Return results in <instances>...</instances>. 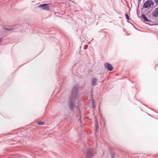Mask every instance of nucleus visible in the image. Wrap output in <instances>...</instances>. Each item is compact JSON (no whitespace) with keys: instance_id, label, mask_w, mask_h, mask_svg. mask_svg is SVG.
<instances>
[{"instance_id":"39448f33","label":"nucleus","mask_w":158,"mask_h":158,"mask_svg":"<svg viewBox=\"0 0 158 158\" xmlns=\"http://www.w3.org/2000/svg\"><path fill=\"white\" fill-rule=\"evenodd\" d=\"M93 154L92 152L90 150L87 149L86 153V158H92Z\"/></svg>"},{"instance_id":"f8f14e48","label":"nucleus","mask_w":158,"mask_h":158,"mask_svg":"<svg viewBox=\"0 0 158 158\" xmlns=\"http://www.w3.org/2000/svg\"><path fill=\"white\" fill-rule=\"evenodd\" d=\"M5 29L6 30H7L10 31V30H11L12 29H6H6Z\"/></svg>"},{"instance_id":"6e6552de","label":"nucleus","mask_w":158,"mask_h":158,"mask_svg":"<svg viewBox=\"0 0 158 158\" xmlns=\"http://www.w3.org/2000/svg\"><path fill=\"white\" fill-rule=\"evenodd\" d=\"M142 17L144 21L147 22H149V20L146 17L145 14H142Z\"/></svg>"},{"instance_id":"f03ea898","label":"nucleus","mask_w":158,"mask_h":158,"mask_svg":"<svg viewBox=\"0 0 158 158\" xmlns=\"http://www.w3.org/2000/svg\"><path fill=\"white\" fill-rule=\"evenodd\" d=\"M75 95H72L70 97V102L69 103L70 109L71 110H72L73 108V105L72 103V102L75 100Z\"/></svg>"},{"instance_id":"1a4fd4ad","label":"nucleus","mask_w":158,"mask_h":158,"mask_svg":"<svg viewBox=\"0 0 158 158\" xmlns=\"http://www.w3.org/2000/svg\"><path fill=\"white\" fill-rule=\"evenodd\" d=\"M37 123L39 125H42L44 124V123L43 122L41 121L37 122Z\"/></svg>"},{"instance_id":"7ed1b4c3","label":"nucleus","mask_w":158,"mask_h":158,"mask_svg":"<svg viewBox=\"0 0 158 158\" xmlns=\"http://www.w3.org/2000/svg\"><path fill=\"white\" fill-rule=\"evenodd\" d=\"M43 4L40 5L39 6V7H43L42 8V9H43L44 10H50V8L48 6V4Z\"/></svg>"},{"instance_id":"f257e3e1","label":"nucleus","mask_w":158,"mask_h":158,"mask_svg":"<svg viewBox=\"0 0 158 158\" xmlns=\"http://www.w3.org/2000/svg\"><path fill=\"white\" fill-rule=\"evenodd\" d=\"M154 4V3L152 0H148L144 4L143 7L149 8L152 6Z\"/></svg>"},{"instance_id":"423d86ee","label":"nucleus","mask_w":158,"mask_h":158,"mask_svg":"<svg viewBox=\"0 0 158 158\" xmlns=\"http://www.w3.org/2000/svg\"><path fill=\"white\" fill-rule=\"evenodd\" d=\"M152 15L154 17H158V7L155 9L152 13Z\"/></svg>"},{"instance_id":"ddd939ff","label":"nucleus","mask_w":158,"mask_h":158,"mask_svg":"<svg viewBox=\"0 0 158 158\" xmlns=\"http://www.w3.org/2000/svg\"><path fill=\"white\" fill-rule=\"evenodd\" d=\"M112 158H114V155H112Z\"/></svg>"},{"instance_id":"9d476101","label":"nucleus","mask_w":158,"mask_h":158,"mask_svg":"<svg viewBox=\"0 0 158 158\" xmlns=\"http://www.w3.org/2000/svg\"><path fill=\"white\" fill-rule=\"evenodd\" d=\"M125 16H126V19H127V20H129V16L127 13H126L125 14Z\"/></svg>"},{"instance_id":"20e7f679","label":"nucleus","mask_w":158,"mask_h":158,"mask_svg":"<svg viewBox=\"0 0 158 158\" xmlns=\"http://www.w3.org/2000/svg\"><path fill=\"white\" fill-rule=\"evenodd\" d=\"M105 67L110 71H112L113 69V67L111 64L109 63H106L104 64Z\"/></svg>"},{"instance_id":"0eeeda50","label":"nucleus","mask_w":158,"mask_h":158,"mask_svg":"<svg viewBox=\"0 0 158 158\" xmlns=\"http://www.w3.org/2000/svg\"><path fill=\"white\" fill-rule=\"evenodd\" d=\"M98 79L96 78H94L92 79L91 83L93 85H96L97 83Z\"/></svg>"},{"instance_id":"9b49d317","label":"nucleus","mask_w":158,"mask_h":158,"mask_svg":"<svg viewBox=\"0 0 158 158\" xmlns=\"http://www.w3.org/2000/svg\"><path fill=\"white\" fill-rule=\"evenodd\" d=\"M154 2L158 4V0H155Z\"/></svg>"}]
</instances>
